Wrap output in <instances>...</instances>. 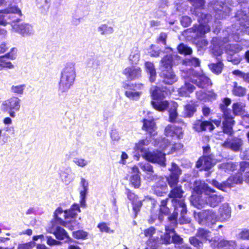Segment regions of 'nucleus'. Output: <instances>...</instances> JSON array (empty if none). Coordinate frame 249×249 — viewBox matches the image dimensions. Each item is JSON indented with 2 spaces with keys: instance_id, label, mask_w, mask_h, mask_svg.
<instances>
[{
  "instance_id": "13d9d810",
  "label": "nucleus",
  "mask_w": 249,
  "mask_h": 249,
  "mask_svg": "<svg viewBox=\"0 0 249 249\" xmlns=\"http://www.w3.org/2000/svg\"><path fill=\"white\" fill-rule=\"evenodd\" d=\"M182 238L178 235L175 234L174 231H173V235H172V242L180 244L182 242Z\"/></svg>"
},
{
  "instance_id": "58836bf2",
  "label": "nucleus",
  "mask_w": 249,
  "mask_h": 249,
  "mask_svg": "<svg viewBox=\"0 0 249 249\" xmlns=\"http://www.w3.org/2000/svg\"><path fill=\"white\" fill-rule=\"evenodd\" d=\"M209 67L213 72L218 74L222 71L223 64L221 62H218L216 64H212L209 65Z\"/></svg>"
},
{
  "instance_id": "052dcab7",
  "label": "nucleus",
  "mask_w": 249,
  "mask_h": 249,
  "mask_svg": "<svg viewBox=\"0 0 249 249\" xmlns=\"http://www.w3.org/2000/svg\"><path fill=\"white\" fill-rule=\"evenodd\" d=\"M191 22V19L188 17H183L181 18V24L185 27L189 26Z\"/></svg>"
},
{
  "instance_id": "79ce46f5",
  "label": "nucleus",
  "mask_w": 249,
  "mask_h": 249,
  "mask_svg": "<svg viewBox=\"0 0 249 249\" xmlns=\"http://www.w3.org/2000/svg\"><path fill=\"white\" fill-rule=\"evenodd\" d=\"M178 50L179 53L184 54H190L192 52V50L190 48L183 44H181L178 46Z\"/></svg>"
},
{
  "instance_id": "4c0bfd02",
  "label": "nucleus",
  "mask_w": 249,
  "mask_h": 249,
  "mask_svg": "<svg viewBox=\"0 0 249 249\" xmlns=\"http://www.w3.org/2000/svg\"><path fill=\"white\" fill-rule=\"evenodd\" d=\"M60 178L62 181L66 185L69 184L74 180V178L71 174L66 172L62 173Z\"/></svg>"
},
{
  "instance_id": "864d4df0",
  "label": "nucleus",
  "mask_w": 249,
  "mask_h": 249,
  "mask_svg": "<svg viewBox=\"0 0 249 249\" xmlns=\"http://www.w3.org/2000/svg\"><path fill=\"white\" fill-rule=\"evenodd\" d=\"M17 49L16 48H12L10 52L7 53L4 56L11 60H14L16 58Z\"/></svg>"
},
{
  "instance_id": "2f4dec72",
  "label": "nucleus",
  "mask_w": 249,
  "mask_h": 249,
  "mask_svg": "<svg viewBox=\"0 0 249 249\" xmlns=\"http://www.w3.org/2000/svg\"><path fill=\"white\" fill-rule=\"evenodd\" d=\"M167 94V92L162 91L157 87H154L151 89V95L153 100L164 98Z\"/></svg>"
},
{
  "instance_id": "a18cd8bd",
  "label": "nucleus",
  "mask_w": 249,
  "mask_h": 249,
  "mask_svg": "<svg viewBox=\"0 0 249 249\" xmlns=\"http://www.w3.org/2000/svg\"><path fill=\"white\" fill-rule=\"evenodd\" d=\"M5 57L4 56L0 57V67L1 68H7L10 69L14 68V65L9 61L5 60Z\"/></svg>"
},
{
  "instance_id": "20e7f679",
  "label": "nucleus",
  "mask_w": 249,
  "mask_h": 249,
  "mask_svg": "<svg viewBox=\"0 0 249 249\" xmlns=\"http://www.w3.org/2000/svg\"><path fill=\"white\" fill-rule=\"evenodd\" d=\"M171 172L170 175L167 178L168 184L170 187L173 188L169 196L174 198L173 201L176 202V198H181L182 196L183 191L180 186L177 185L178 182V178L181 171L179 167L175 163L172 164L171 168L169 169Z\"/></svg>"
},
{
  "instance_id": "f03ea898",
  "label": "nucleus",
  "mask_w": 249,
  "mask_h": 249,
  "mask_svg": "<svg viewBox=\"0 0 249 249\" xmlns=\"http://www.w3.org/2000/svg\"><path fill=\"white\" fill-rule=\"evenodd\" d=\"M194 190L197 194L204 193L206 196V200L204 201L201 198H195L194 196L191 198V202L196 207L201 209L206 204L211 207H214L218 205L222 200V197L214 194V190L210 188L204 182L196 181L194 183Z\"/></svg>"
},
{
  "instance_id": "f257e3e1",
  "label": "nucleus",
  "mask_w": 249,
  "mask_h": 249,
  "mask_svg": "<svg viewBox=\"0 0 249 249\" xmlns=\"http://www.w3.org/2000/svg\"><path fill=\"white\" fill-rule=\"evenodd\" d=\"M80 212V210L78 204H73L68 211L63 212L61 208H57L54 213L55 222L53 224L51 232L54 234L56 238L59 240H63L67 238L70 240L71 239L68 236L65 230L58 226L56 224L59 223L71 230H73L75 227H78L79 223H77L73 218Z\"/></svg>"
},
{
  "instance_id": "5701e85b",
  "label": "nucleus",
  "mask_w": 249,
  "mask_h": 249,
  "mask_svg": "<svg viewBox=\"0 0 249 249\" xmlns=\"http://www.w3.org/2000/svg\"><path fill=\"white\" fill-rule=\"evenodd\" d=\"M211 16L208 15H202L200 18L198 19L199 26L198 31L201 34H205L210 31V27L207 24Z\"/></svg>"
},
{
  "instance_id": "412c9836",
  "label": "nucleus",
  "mask_w": 249,
  "mask_h": 249,
  "mask_svg": "<svg viewBox=\"0 0 249 249\" xmlns=\"http://www.w3.org/2000/svg\"><path fill=\"white\" fill-rule=\"evenodd\" d=\"M141 69L138 67H130L125 68L123 73L129 79L133 80L139 78L141 74Z\"/></svg>"
},
{
  "instance_id": "aec40b11",
  "label": "nucleus",
  "mask_w": 249,
  "mask_h": 249,
  "mask_svg": "<svg viewBox=\"0 0 249 249\" xmlns=\"http://www.w3.org/2000/svg\"><path fill=\"white\" fill-rule=\"evenodd\" d=\"M224 121L223 123V128L224 133L231 134L232 132V126L234 124L232 117L226 111L224 112Z\"/></svg>"
},
{
  "instance_id": "09e8293b",
  "label": "nucleus",
  "mask_w": 249,
  "mask_h": 249,
  "mask_svg": "<svg viewBox=\"0 0 249 249\" xmlns=\"http://www.w3.org/2000/svg\"><path fill=\"white\" fill-rule=\"evenodd\" d=\"M197 236L201 238L202 240H210L209 232L204 229H199L198 231Z\"/></svg>"
},
{
  "instance_id": "69168bd1",
  "label": "nucleus",
  "mask_w": 249,
  "mask_h": 249,
  "mask_svg": "<svg viewBox=\"0 0 249 249\" xmlns=\"http://www.w3.org/2000/svg\"><path fill=\"white\" fill-rule=\"evenodd\" d=\"M111 138L113 141H118L120 139L119 133L116 131H112L111 133Z\"/></svg>"
},
{
  "instance_id": "774afa93",
  "label": "nucleus",
  "mask_w": 249,
  "mask_h": 249,
  "mask_svg": "<svg viewBox=\"0 0 249 249\" xmlns=\"http://www.w3.org/2000/svg\"><path fill=\"white\" fill-rule=\"evenodd\" d=\"M243 125L248 127L247 124H249V114H246L243 116Z\"/></svg>"
},
{
  "instance_id": "0e129e2a",
  "label": "nucleus",
  "mask_w": 249,
  "mask_h": 249,
  "mask_svg": "<svg viewBox=\"0 0 249 249\" xmlns=\"http://www.w3.org/2000/svg\"><path fill=\"white\" fill-rule=\"evenodd\" d=\"M128 155L124 152H123L121 156V160L119 161L120 163L124 165L126 164V160L128 159Z\"/></svg>"
},
{
  "instance_id": "9b49d317",
  "label": "nucleus",
  "mask_w": 249,
  "mask_h": 249,
  "mask_svg": "<svg viewBox=\"0 0 249 249\" xmlns=\"http://www.w3.org/2000/svg\"><path fill=\"white\" fill-rule=\"evenodd\" d=\"M242 182V179L240 175H237L234 177H231L228 179L223 182L219 183L215 180H213L210 183L217 188L224 191L227 187H231L234 184H240Z\"/></svg>"
},
{
  "instance_id": "393cba45",
  "label": "nucleus",
  "mask_w": 249,
  "mask_h": 249,
  "mask_svg": "<svg viewBox=\"0 0 249 249\" xmlns=\"http://www.w3.org/2000/svg\"><path fill=\"white\" fill-rule=\"evenodd\" d=\"M172 57L167 55L163 57L160 62V69L161 71L172 70Z\"/></svg>"
},
{
  "instance_id": "c85d7f7f",
  "label": "nucleus",
  "mask_w": 249,
  "mask_h": 249,
  "mask_svg": "<svg viewBox=\"0 0 249 249\" xmlns=\"http://www.w3.org/2000/svg\"><path fill=\"white\" fill-rule=\"evenodd\" d=\"M232 93L236 96L242 97L246 94V89L245 88L238 85L237 82H234L233 83Z\"/></svg>"
},
{
  "instance_id": "49530a36",
  "label": "nucleus",
  "mask_w": 249,
  "mask_h": 249,
  "mask_svg": "<svg viewBox=\"0 0 249 249\" xmlns=\"http://www.w3.org/2000/svg\"><path fill=\"white\" fill-rule=\"evenodd\" d=\"M97 227L101 232H105L107 233L113 232V231L110 229L106 223H100L97 225Z\"/></svg>"
},
{
  "instance_id": "b1692460",
  "label": "nucleus",
  "mask_w": 249,
  "mask_h": 249,
  "mask_svg": "<svg viewBox=\"0 0 249 249\" xmlns=\"http://www.w3.org/2000/svg\"><path fill=\"white\" fill-rule=\"evenodd\" d=\"M151 104L155 109L161 112L170 107V102L166 100H152Z\"/></svg>"
},
{
  "instance_id": "423d86ee",
  "label": "nucleus",
  "mask_w": 249,
  "mask_h": 249,
  "mask_svg": "<svg viewBox=\"0 0 249 249\" xmlns=\"http://www.w3.org/2000/svg\"><path fill=\"white\" fill-rule=\"evenodd\" d=\"M194 217L201 224H213L218 221V217L213 210H207L198 213H194Z\"/></svg>"
},
{
  "instance_id": "7ed1b4c3",
  "label": "nucleus",
  "mask_w": 249,
  "mask_h": 249,
  "mask_svg": "<svg viewBox=\"0 0 249 249\" xmlns=\"http://www.w3.org/2000/svg\"><path fill=\"white\" fill-rule=\"evenodd\" d=\"M76 77L75 64L67 63L63 69L59 82V90L61 92L67 91L73 85Z\"/></svg>"
},
{
  "instance_id": "f8f14e48",
  "label": "nucleus",
  "mask_w": 249,
  "mask_h": 249,
  "mask_svg": "<svg viewBox=\"0 0 249 249\" xmlns=\"http://www.w3.org/2000/svg\"><path fill=\"white\" fill-rule=\"evenodd\" d=\"M143 158L149 162L165 166V154L159 151L149 152L144 155Z\"/></svg>"
},
{
  "instance_id": "4468645a",
  "label": "nucleus",
  "mask_w": 249,
  "mask_h": 249,
  "mask_svg": "<svg viewBox=\"0 0 249 249\" xmlns=\"http://www.w3.org/2000/svg\"><path fill=\"white\" fill-rule=\"evenodd\" d=\"M182 76L185 79V85L178 89V93L181 96H187L195 89V87L191 84L188 83L190 80L185 71H182Z\"/></svg>"
},
{
  "instance_id": "3c124183",
  "label": "nucleus",
  "mask_w": 249,
  "mask_h": 249,
  "mask_svg": "<svg viewBox=\"0 0 249 249\" xmlns=\"http://www.w3.org/2000/svg\"><path fill=\"white\" fill-rule=\"evenodd\" d=\"M37 4L39 8L48 9L49 7L50 0H36Z\"/></svg>"
},
{
  "instance_id": "6e6d98bb",
  "label": "nucleus",
  "mask_w": 249,
  "mask_h": 249,
  "mask_svg": "<svg viewBox=\"0 0 249 249\" xmlns=\"http://www.w3.org/2000/svg\"><path fill=\"white\" fill-rule=\"evenodd\" d=\"M213 242L214 243H212V245L213 247H215L216 246L218 248L227 246L229 244V242L228 241L224 240H221L220 242L218 243L216 242L215 240H214Z\"/></svg>"
},
{
  "instance_id": "a211bd4d",
  "label": "nucleus",
  "mask_w": 249,
  "mask_h": 249,
  "mask_svg": "<svg viewBox=\"0 0 249 249\" xmlns=\"http://www.w3.org/2000/svg\"><path fill=\"white\" fill-rule=\"evenodd\" d=\"M218 221L221 222L227 221L231 216V210L227 204H224L220 206L218 210Z\"/></svg>"
},
{
  "instance_id": "bb28decb",
  "label": "nucleus",
  "mask_w": 249,
  "mask_h": 249,
  "mask_svg": "<svg viewBox=\"0 0 249 249\" xmlns=\"http://www.w3.org/2000/svg\"><path fill=\"white\" fill-rule=\"evenodd\" d=\"M149 143V141L147 139L141 140L135 144L134 150L136 152L140 151L141 153L142 156L143 158L144 155L148 153L149 152L146 148L143 147V146L148 145Z\"/></svg>"
},
{
  "instance_id": "7c9ffc66",
  "label": "nucleus",
  "mask_w": 249,
  "mask_h": 249,
  "mask_svg": "<svg viewBox=\"0 0 249 249\" xmlns=\"http://www.w3.org/2000/svg\"><path fill=\"white\" fill-rule=\"evenodd\" d=\"M232 111L235 115H243L245 112V104L242 102L235 103L232 105Z\"/></svg>"
},
{
  "instance_id": "1a4fd4ad",
  "label": "nucleus",
  "mask_w": 249,
  "mask_h": 249,
  "mask_svg": "<svg viewBox=\"0 0 249 249\" xmlns=\"http://www.w3.org/2000/svg\"><path fill=\"white\" fill-rule=\"evenodd\" d=\"M154 146L159 147L160 149L162 150L169 148L168 154L172 153L177 150L181 149L183 147V145L180 143L172 144L168 139L162 138H160L155 140Z\"/></svg>"
},
{
  "instance_id": "8fccbe9b",
  "label": "nucleus",
  "mask_w": 249,
  "mask_h": 249,
  "mask_svg": "<svg viewBox=\"0 0 249 249\" xmlns=\"http://www.w3.org/2000/svg\"><path fill=\"white\" fill-rule=\"evenodd\" d=\"M73 236L77 239H85L88 235V233L84 231H73L72 233Z\"/></svg>"
},
{
  "instance_id": "603ef678",
  "label": "nucleus",
  "mask_w": 249,
  "mask_h": 249,
  "mask_svg": "<svg viewBox=\"0 0 249 249\" xmlns=\"http://www.w3.org/2000/svg\"><path fill=\"white\" fill-rule=\"evenodd\" d=\"M185 111L188 117L192 116L196 111L195 107L193 104H188L185 107Z\"/></svg>"
},
{
  "instance_id": "ea45409f",
  "label": "nucleus",
  "mask_w": 249,
  "mask_h": 249,
  "mask_svg": "<svg viewBox=\"0 0 249 249\" xmlns=\"http://www.w3.org/2000/svg\"><path fill=\"white\" fill-rule=\"evenodd\" d=\"M140 167L143 171L150 175L154 173L152 166L148 163H139Z\"/></svg>"
},
{
  "instance_id": "ddd939ff",
  "label": "nucleus",
  "mask_w": 249,
  "mask_h": 249,
  "mask_svg": "<svg viewBox=\"0 0 249 249\" xmlns=\"http://www.w3.org/2000/svg\"><path fill=\"white\" fill-rule=\"evenodd\" d=\"M142 84H124L123 87L125 90V95L130 99H137L142 94V92L138 90L140 89L142 87Z\"/></svg>"
},
{
  "instance_id": "5fc2aeb1",
  "label": "nucleus",
  "mask_w": 249,
  "mask_h": 249,
  "mask_svg": "<svg viewBox=\"0 0 249 249\" xmlns=\"http://www.w3.org/2000/svg\"><path fill=\"white\" fill-rule=\"evenodd\" d=\"M155 229L154 227H150L144 231L143 233L144 235L149 238L152 237V235L155 233Z\"/></svg>"
},
{
  "instance_id": "6e6552de",
  "label": "nucleus",
  "mask_w": 249,
  "mask_h": 249,
  "mask_svg": "<svg viewBox=\"0 0 249 249\" xmlns=\"http://www.w3.org/2000/svg\"><path fill=\"white\" fill-rule=\"evenodd\" d=\"M20 107V100L15 96L5 100L1 105L2 109L5 111H8L12 117H15V111L19 110Z\"/></svg>"
},
{
  "instance_id": "c9c22d12",
  "label": "nucleus",
  "mask_w": 249,
  "mask_h": 249,
  "mask_svg": "<svg viewBox=\"0 0 249 249\" xmlns=\"http://www.w3.org/2000/svg\"><path fill=\"white\" fill-rule=\"evenodd\" d=\"M166 233L164 236H161V238L162 241V243L164 244H170L172 242L171 237L173 233V229L170 228L168 227H165Z\"/></svg>"
},
{
  "instance_id": "e433bc0d",
  "label": "nucleus",
  "mask_w": 249,
  "mask_h": 249,
  "mask_svg": "<svg viewBox=\"0 0 249 249\" xmlns=\"http://www.w3.org/2000/svg\"><path fill=\"white\" fill-rule=\"evenodd\" d=\"M166 188V185L163 181H160L156 186H154V192L159 196H162Z\"/></svg>"
},
{
  "instance_id": "37998d69",
  "label": "nucleus",
  "mask_w": 249,
  "mask_h": 249,
  "mask_svg": "<svg viewBox=\"0 0 249 249\" xmlns=\"http://www.w3.org/2000/svg\"><path fill=\"white\" fill-rule=\"evenodd\" d=\"M25 89L24 85H13L12 86L11 91L17 94H22Z\"/></svg>"
},
{
  "instance_id": "4be33fe9",
  "label": "nucleus",
  "mask_w": 249,
  "mask_h": 249,
  "mask_svg": "<svg viewBox=\"0 0 249 249\" xmlns=\"http://www.w3.org/2000/svg\"><path fill=\"white\" fill-rule=\"evenodd\" d=\"M193 128L196 131L200 132L206 130L207 129L212 131L214 127L210 122H202L200 120H197L194 124Z\"/></svg>"
},
{
  "instance_id": "de8ad7c7",
  "label": "nucleus",
  "mask_w": 249,
  "mask_h": 249,
  "mask_svg": "<svg viewBox=\"0 0 249 249\" xmlns=\"http://www.w3.org/2000/svg\"><path fill=\"white\" fill-rule=\"evenodd\" d=\"M36 245L35 242H29L28 243L19 244L17 249H32Z\"/></svg>"
},
{
  "instance_id": "a19ab883",
  "label": "nucleus",
  "mask_w": 249,
  "mask_h": 249,
  "mask_svg": "<svg viewBox=\"0 0 249 249\" xmlns=\"http://www.w3.org/2000/svg\"><path fill=\"white\" fill-rule=\"evenodd\" d=\"M130 182L135 188H139L141 185V179L139 174H135L131 176Z\"/></svg>"
},
{
  "instance_id": "a878e982",
  "label": "nucleus",
  "mask_w": 249,
  "mask_h": 249,
  "mask_svg": "<svg viewBox=\"0 0 249 249\" xmlns=\"http://www.w3.org/2000/svg\"><path fill=\"white\" fill-rule=\"evenodd\" d=\"M142 128L152 135H155L156 133V126L153 120L143 119Z\"/></svg>"
},
{
  "instance_id": "680f3d73",
  "label": "nucleus",
  "mask_w": 249,
  "mask_h": 249,
  "mask_svg": "<svg viewBox=\"0 0 249 249\" xmlns=\"http://www.w3.org/2000/svg\"><path fill=\"white\" fill-rule=\"evenodd\" d=\"M47 243L49 245L53 246L59 245L60 244V242L55 240L51 237H47Z\"/></svg>"
},
{
  "instance_id": "473e14b6",
  "label": "nucleus",
  "mask_w": 249,
  "mask_h": 249,
  "mask_svg": "<svg viewBox=\"0 0 249 249\" xmlns=\"http://www.w3.org/2000/svg\"><path fill=\"white\" fill-rule=\"evenodd\" d=\"M178 107V104L173 101L170 102V107L169 109V121L174 122L176 121V119L178 116V113L176 111Z\"/></svg>"
},
{
  "instance_id": "9d476101",
  "label": "nucleus",
  "mask_w": 249,
  "mask_h": 249,
  "mask_svg": "<svg viewBox=\"0 0 249 249\" xmlns=\"http://www.w3.org/2000/svg\"><path fill=\"white\" fill-rule=\"evenodd\" d=\"M19 19L13 20L12 23V29L17 33L21 35L22 36H27L32 35L34 33L33 27L25 23H18Z\"/></svg>"
},
{
  "instance_id": "bf43d9fd",
  "label": "nucleus",
  "mask_w": 249,
  "mask_h": 249,
  "mask_svg": "<svg viewBox=\"0 0 249 249\" xmlns=\"http://www.w3.org/2000/svg\"><path fill=\"white\" fill-rule=\"evenodd\" d=\"M188 65H191L194 66H197L199 65V61L196 58H193L191 59H188L186 61Z\"/></svg>"
},
{
  "instance_id": "72a5a7b5",
  "label": "nucleus",
  "mask_w": 249,
  "mask_h": 249,
  "mask_svg": "<svg viewBox=\"0 0 249 249\" xmlns=\"http://www.w3.org/2000/svg\"><path fill=\"white\" fill-rule=\"evenodd\" d=\"M197 98L201 100H211L216 98V95L213 91H208L207 93L197 92Z\"/></svg>"
},
{
  "instance_id": "c03bdc74",
  "label": "nucleus",
  "mask_w": 249,
  "mask_h": 249,
  "mask_svg": "<svg viewBox=\"0 0 249 249\" xmlns=\"http://www.w3.org/2000/svg\"><path fill=\"white\" fill-rule=\"evenodd\" d=\"M73 162L78 166L85 167L88 164V161L85 159L81 158H75L73 159Z\"/></svg>"
},
{
  "instance_id": "dca6fc26",
  "label": "nucleus",
  "mask_w": 249,
  "mask_h": 249,
  "mask_svg": "<svg viewBox=\"0 0 249 249\" xmlns=\"http://www.w3.org/2000/svg\"><path fill=\"white\" fill-rule=\"evenodd\" d=\"M164 133L166 136L171 137L173 138L176 137L180 139L183 137L182 129L175 125H167L165 128Z\"/></svg>"
},
{
  "instance_id": "39448f33",
  "label": "nucleus",
  "mask_w": 249,
  "mask_h": 249,
  "mask_svg": "<svg viewBox=\"0 0 249 249\" xmlns=\"http://www.w3.org/2000/svg\"><path fill=\"white\" fill-rule=\"evenodd\" d=\"M17 14L18 16H22L20 9L17 6L10 5L9 7L0 10V24L5 26L11 24L13 20V15Z\"/></svg>"
},
{
  "instance_id": "4d7b16f0",
  "label": "nucleus",
  "mask_w": 249,
  "mask_h": 249,
  "mask_svg": "<svg viewBox=\"0 0 249 249\" xmlns=\"http://www.w3.org/2000/svg\"><path fill=\"white\" fill-rule=\"evenodd\" d=\"M190 243L197 248H200L202 246L201 242L199 241L198 239L196 237H192L190 239Z\"/></svg>"
},
{
  "instance_id": "2eb2a0df",
  "label": "nucleus",
  "mask_w": 249,
  "mask_h": 249,
  "mask_svg": "<svg viewBox=\"0 0 249 249\" xmlns=\"http://www.w3.org/2000/svg\"><path fill=\"white\" fill-rule=\"evenodd\" d=\"M216 163V160L210 156L202 157L196 163V167L201 170H209Z\"/></svg>"
},
{
  "instance_id": "338daca9",
  "label": "nucleus",
  "mask_w": 249,
  "mask_h": 249,
  "mask_svg": "<svg viewBox=\"0 0 249 249\" xmlns=\"http://www.w3.org/2000/svg\"><path fill=\"white\" fill-rule=\"evenodd\" d=\"M193 3L196 7H201L204 5V1L203 0H189Z\"/></svg>"
},
{
  "instance_id": "f704fd0d",
  "label": "nucleus",
  "mask_w": 249,
  "mask_h": 249,
  "mask_svg": "<svg viewBox=\"0 0 249 249\" xmlns=\"http://www.w3.org/2000/svg\"><path fill=\"white\" fill-rule=\"evenodd\" d=\"M140 57V51L137 48H133L130 53L129 56V60L132 63H137Z\"/></svg>"
},
{
  "instance_id": "6ab92c4d",
  "label": "nucleus",
  "mask_w": 249,
  "mask_h": 249,
  "mask_svg": "<svg viewBox=\"0 0 249 249\" xmlns=\"http://www.w3.org/2000/svg\"><path fill=\"white\" fill-rule=\"evenodd\" d=\"M160 75L165 84L172 85L177 81V77L172 70L161 71Z\"/></svg>"
},
{
  "instance_id": "f3484780",
  "label": "nucleus",
  "mask_w": 249,
  "mask_h": 249,
  "mask_svg": "<svg viewBox=\"0 0 249 249\" xmlns=\"http://www.w3.org/2000/svg\"><path fill=\"white\" fill-rule=\"evenodd\" d=\"M242 145V140L237 138L232 140L228 139L223 144L224 147L230 148L234 151L240 150Z\"/></svg>"
},
{
  "instance_id": "0eeeda50",
  "label": "nucleus",
  "mask_w": 249,
  "mask_h": 249,
  "mask_svg": "<svg viewBox=\"0 0 249 249\" xmlns=\"http://www.w3.org/2000/svg\"><path fill=\"white\" fill-rule=\"evenodd\" d=\"M185 71L188 75V78L198 87L203 88L211 85L210 79L202 72H196L192 69Z\"/></svg>"
},
{
  "instance_id": "cd10ccee",
  "label": "nucleus",
  "mask_w": 249,
  "mask_h": 249,
  "mask_svg": "<svg viewBox=\"0 0 249 249\" xmlns=\"http://www.w3.org/2000/svg\"><path fill=\"white\" fill-rule=\"evenodd\" d=\"M144 66L146 71L149 75L150 82H154L156 77V71L154 64L151 62H146Z\"/></svg>"
},
{
  "instance_id": "c756f323",
  "label": "nucleus",
  "mask_w": 249,
  "mask_h": 249,
  "mask_svg": "<svg viewBox=\"0 0 249 249\" xmlns=\"http://www.w3.org/2000/svg\"><path fill=\"white\" fill-rule=\"evenodd\" d=\"M97 31L102 36H106L112 34L113 28L107 24H102L97 28Z\"/></svg>"
},
{
  "instance_id": "e2e57ef3",
  "label": "nucleus",
  "mask_w": 249,
  "mask_h": 249,
  "mask_svg": "<svg viewBox=\"0 0 249 249\" xmlns=\"http://www.w3.org/2000/svg\"><path fill=\"white\" fill-rule=\"evenodd\" d=\"M178 206L181 208V213H185L186 212V205L183 200L178 202V204L175 206L176 208Z\"/></svg>"
}]
</instances>
